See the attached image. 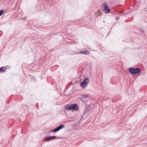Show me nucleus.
Returning <instances> with one entry per match:
<instances>
[{"mask_svg":"<svg viewBox=\"0 0 147 147\" xmlns=\"http://www.w3.org/2000/svg\"><path fill=\"white\" fill-rule=\"evenodd\" d=\"M89 82V80L88 78L86 77L84 80L82 82L80 83V86L82 88L85 89L87 86Z\"/></svg>","mask_w":147,"mask_h":147,"instance_id":"f03ea898","label":"nucleus"},{"mask_svg":"<svg viewBox=\"0 0 147 147\" xmlns=\"http://www.w3.org/2000/svg\"><path fill=\"white\" fill-rule=\"evenodd\" d=\"M4 11L3 10H1L0 11V16H1L3 13Z\"/></svg>","mask_w":147,"mask_h":147,"instance_id":"9d476101","label":"nucleus"},{"mask_svg":"<svg viewBox=\"0 0 147 147\" xmlns=\"http://www.w3.org/2000/svg\"><path fill=\"white\" fill-rule=\"evenodd\" d=\"M65 109L66 110H71L73 109L75 111L78 110V107L76 104H68L65 107Z\"/></svg>","mask_w":147,"mask_h":147,"instance_id":"f257e3e1","label":"nucleus"},{"mask_svg":"<svg viewBox=\"0 0 147 147\" xmlns=\"http://www.w3.org/2000/svg\"><path fill=\"white\" fill-rule=\"evenodd\" d=\"M140 31L141 32H144V31L143 30V29H140Z\"/></svg>","mask_w":147,"mask_h":147,"instance_id":"9b49d317","label":"nucleus"},{"mask_svg":"<svg viewBox=\"0 0 147 147\" xmlns=\"http://www.w3.org/2000/svg\"><path fill=\"white\" fill-rule=\"evenodd\" d=\"M75 53L76 54L81 53L85 55H88L90 54V52L86 50L81 51L80 52H76Z\"/></svg>","mask_w":147,"mask_h":147,"instance_id":"423d86ee","label":"nucleus"},{"mask_svg":"<svg viewBox=\"0 0 147 147\" xmlns=\"http://www.w3.org/2000/svg\"><path fill=\"white\" fill-rule=\"evenodd\" d=\"M140 69L139 68H133L132 67L130 68L129 69V73L132 74H136L140 71Z\"/></svg>","mask_w":147,"mask_h":147,"instance_id":"7ed1b4c3","label":"nucleus"},{"mask_svg":"<svg viewBox=\"0 0 147 147\" xmlns=\"http://www.w3.org/2000/svg\"><path fill=\"white\" fill-rule=\"evenodd\" d=\"M88 96V95H87V94H83L82 96V98H85L87 97Z\"/></svg>","mask_w":147,"mask_h":147,"instance_id":"1a4fd4ad","label":"nucleus"},{"mask_svg":"<svg viewBox=\"0 0 147 147\" xmlns=\"http://www.w3.org/2000/svg\"><path fill=\"white\" fill-rule=\"evenodd\" d=\"M47 141H49L51 140L52 139H55L56 138V137L55 136H49L47 137Z\"/></svg>","mask_w":147,"mask_h":147,"instance_id":"0eeeda50","label":"nucleus"},{"mask_svg":"<svg viewBox=\"0 0 147 147\" xmlns=\"http://www.w3.org/2000/svg\"><path fill=\"white\" fill-rule=\"evenodd\" d=\"M118 19H119V18L118 17H116V20H117Z\"/></svg>","mask_w":147,"mask_h":147,"instance_id":"f8f14e48","label":"nucleus"},{"mask_svg":"<svg viewBox=\"0 0 147 147\" xmlns=\"http://www.w3.org/2000/svg\"><path fill=\"white\" fill-rule=\"evenodd\" d=\"M6 69L3 67L0 68V72H3L5 71Z\"/></svg>","mask_w":147,"mask_h":147,"instance_id":"6e6552de","label":"nucleus"},{"mask_svg":"<svg viewBox=\"0 0 147 147\" xmlns=\"http://www.w3.org/2000/svg\"><path fill=\"white\" fill-rule=\"evenodd\" d=\"M102 7L104 8L103 11L105 13H109L110 12V10L106 3H103L102 5Z\"/></svg>","mask_w":147,"mask_h":147,"instance_id":"20e7f679","label":"nucleus"},{"mask_svg":"<svg viewBox=\"0 0 147 147\" xmlns=\"http://www.w3.org/2000/svg\"><path fill=\"white\" fill-rule=\"evenodd\" d=\"M65 127V125H60L59 126L56 128L55 129H52L51 131V132H56L57 131H58L61 129L64 128Z\"/></svg>","mask_w":147,"mask_h":147,"instance_id":"39448f33","label":"nucleus"}]
</instances>
